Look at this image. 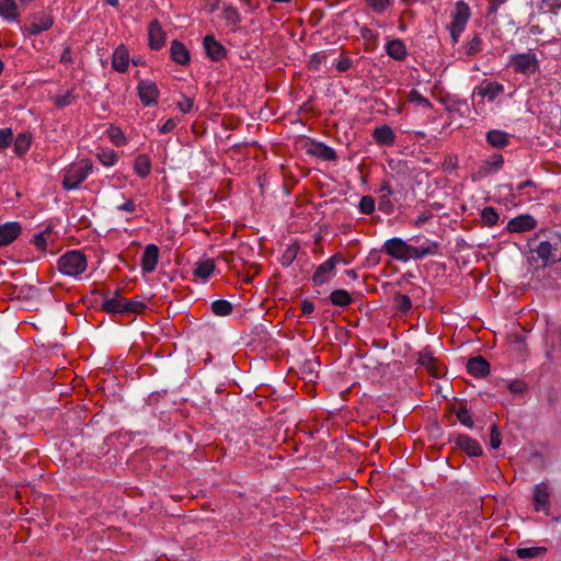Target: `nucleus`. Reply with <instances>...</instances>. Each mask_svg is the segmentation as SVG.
I'll use <instances>...</instances> for the list:
<instances>
[{"instance_id": "1", "label": "nucleus", "mask_w": 561, "mask_h": 561, "mask_svg": "<svg viewBox=\"0 0 561 561\" xmlns=\"http://www.w3.org/2000/svg\"><path fill=\"white\" fill-rule=\"evenodd\" d=\"M92 172L93 163L90 159H82L69 164L62 170V187L66 191L77 190Z\"/></svg>"}, {"instance_id": "2", "label": "nucleus", "mask_w": 561, "mask_h": 561, "mask_svg": "<svg viewBox=\"0 0 561 561\" xmlns=\"http://www.w3.org/2000/svg\"><path fill=\"white\" fill-rule=\"evenodd\" d=\"M57 266L61 274L78 277L87 270V259L78 250L68 251L58 259Z\"/></svg>"}, {"instance_id": "3", "label": "nucleus", "mask_w": 561, "mask_h": 561, "mask_svg": "<svg viewBox=\"0 0 561 561\" xmlns=\"http://www.w3.org/2000/svg\"><path fill=\"white\" fill-rule=\"evenodd\" d=\"M507 66L514 70V72L523 76H533L539 70L540 61L537 55L528 49L525 53L513 54L508 57Z\"/></svg>"}, {"instance_id": "4", "label": "nucleus", "mask_w": 561, "mask_h": 561, "mask_svg": "<svg viewBox=\"0 0 561 561\" xmlns=\"http://www.w3.org/2000/svg\"><path fill=\"white\" fill-rule=\"evenodd\" d=\"M470 15L471 12L469 5L463 1H457L455 9L451 12V22L448 26L450 37L454 43L459 41L460 35L463 33L468 24Z\"/></svg>"}, {"instance_id": "5", "label": "nucleus", "mask_w": 561, "mask_h": 561, "mask_svg": "<svg viewBox=\"0 0 561 561\" xmlns=\"http://www.w3.org/2000/svg\"><path fill=\"white\" fill-rule=\"evenodd\" d=\"M383 250L396 260L402 262L412 260V244L407 243L401 238L394 237L388 239L383 244Z\"/></svg>"}, {"instance_id": "6", "label": "nucleus", "mask_w": 561, "mask_h": 561, "mask_svg": "<svg viewBox=\"0 0 561 561\" xmlns=\"http://www.w3.org/2000/svg\"><path fill=\"white\" fill-rule=\"evenodd\" d=\"M533 502L536 512H543L547 516L550 515L551 489L549 483L542 481L534 486Z\"/></svg>"}, {"instance_id": "7", "label": "nucleus", "mask_w": 561, "mask_h": 561, "mask_svg": "<svg viewBox=\"0 0 561 561\" xmlns=\"http://www.w3.org/2000/svg\"><path fill=\"white\" fill-rule=\"evenodd\" d=\"M343 262L341 254H334L329 257L324 263L320 264L312 277V282L316 286L328 284L334 276V270L337 263Z\"/></svg>"}, {"instance_id": "8", "label": "nucleus", "mask_w": 561, "mask_h": 561, "mask_svg": "<svg viewBox=\"0 0 561 561\" xmlns=\"http://www.w3.org/2000/svg\"><path fill=\"white\" fill-rule=\"evenodd\" d=\"M138 96L145 106H152L158 103L159 89L152 80L144 79L137 85Z\"/></svg>"}, {"instance_id": "9", "label": "nucleus", "mask_w": 561, "mask_h": 561, "mask_svg": "<svg viewBox=\"0 0 561 561\" xmlns=\"http://www.w3.org/2000/svg\"><path fill=\"white\" fill-rule=\"evenodd\" d=\"M415 241L422 240L419 245H412V260H421L425 256L436 255L439 250V243L423 237H414Z\"/></svg>"}, {"instance_id": "10", "label": "nucleus", "mask_w": 561, "mask_h": 561, "mask_svg": "<svg viewBox=\"0 0 561 561\" xmlns=\"http://www.w3.org/2000/svg\"><path fill=\"white\" fill-rule=\"evenodd\" d=\"M21 225L16 221L0 225V247L12 243L21 233Z\"/></svg>"}, {"instance_id": "11", "label": "nucleus", "mask_w": 561, "mask_h": 561, "mask_svg": "<svg viewBox=\"0 0 561 561\" xmlns=\"http://www.w3.org/2000/svg\"><path fill=\"white\" fill-rule=\"evenodd\" d=\"M159 248L156 244H148L141 256V268L145 273H152L158 264Z\"/></svg>"}, {"instance_id": "12", "label": "nucleus", "mask_w": 561, "mask_h": 561, "mask_svg": "<svg viewBox=\"0 0 561 561\" xmlns=\"http://www.w3.org/2000/svg\"><path fill=\"white\" fill-rule=\"evenodd\" d=\"M536 227V220L530 215H519L511 219L507 224V229L511 232H525Z\"/></svg>"}, {"instance_id": "13", "label": "nucleus", "mask_w": 561, "mask_h": 561, "mask_svg": "<svg viewBox=\"0 0 561 561\" xmlns=\"http://www.w3.org/2000/svg\"><path fill=\"white\" fill-rule=\"evenodd\" d=\"M203 45L207 56L214 61L221 60L226 55L225 47L211 35L204 37Z\"/></svg>"}, {"instance_id": "14", "label": "nucleus", "mask_w": 561, "mask_h": 561, "mask_svg": "<svg viewBox=\"0 0 561 561\" xmlns=\"http://www.w3.org/2000/svg\"><path fill=\"white\" fill-rule=\"evenodd\" d=\"M148 36H149V46L152 49H160L165 42V34L161 27V24L153 20L149 23L148 26Z\"/></svg>"}, {"instance_id": "15", "label": "nucleus", "mask_w": 561, "mask_h": 561, "mask_svg": "<svg viewBox=\"0 0 561 561\" xmlns=\"http://www.w3.org/2000/svg\"><path fill=\"white\" fill-rule=\"evenodd\" d=\"M125 299L119 295L118 290L111 297L110 293L102 297V308L111 313H124Z\"/></svg>"}, {"instance_id": "16", "label": "nucleus", "mask_w": 561, "mask_h": 561, "mask_svg": "<svg viewBox=\"0 0 561 561\" xmlns=\"http://www.w3.org/2000/svg\"><path fill=\"white\" fill-rule=\"evenodd\" d=\"M385 49L389 57L398 61L404 60L405 57L408 56L407 46L400 38L388 41V43L385 46Z\"/></svg>"}, {"instance_id": "17", "label": "nucleus", "mask_w": 561, "mask_h": 561, "mask_svg": "<svg viewBox=\"0 0 561 561\" xmlns=\"http://www.w3.org/2000/svg\"><path fill=\"white\" fill-rule=\"evenodd\" d=\"M467 370L474 377H484L490 371V365L482 356H476L468 360Z\"/></svg>"}, {"instance_id": "18", "label": "nucleus", "mask_w": 561, "mask_h": 561, "mask_svg": "<svg viewBox=\"0 0 561 561\" xmlns=\"http://www.w3.org/2000/svg\"><path fill=\"white\" fill-rule=\"evenodd\" d=\"M511 135L504 130L491 129L486 133V141L496 149H503L510 145Z\"/></svg>"}, {"instance_id": "19", "label": "nucleus", "mask_w": 561, "mask_h": 561, "mask_svg": "<svg viewBox=\"0 0 561 561\" xmlns=\"http://www.w3.org/2000/svg\"><path fill=\"white\" fill-rule=\"evenodd\" d=\"M417 364L425 367L431 374L437 376L439 374L437 360L433 356V352L425 347L417 356Z\"/></svg>"}, {"instance_id": "20", "label": "nucleus", "mask_w": 561, "mask_h": 561, "mask_svg": "<svg viewBox=\"0 0 561 561\" xmlns=\"http://www.w3.org/2000/svg\"><path fill=\"white\" fill-rule=\"evenodd\" d=\"M504 158L500 153H493L490 156L480 169L481 175L485 176L492 173H496L503 168Z\"/></svg>"}, {"instance_id": "21", "label": "nucleus", "mask_w": 561, "mask_h": 561, "mask_svg": "<svg viewBox=\"0 0 561 561\" xmlns=\"http://www.w3.org/2000/svg\"><path fill=\"white\" fill-rule=\"evenodd\" d=\"M373 137L378 145L382 146H391L396 140L394 133L388 125L375 128Z\"/></svg>"}, {"instance_id": "22", "label": "nucleus", "mask_w": 561, "mask_h": 561, "mask_svg": "<svg viewBox=\"0 0 561 561\" xmlns=\"http://www.w3.org/2000/svg\"><path fill=\"white\" fill-rule=\"evenodd\" d=\"M170 56L174 62L180 65H185L190 61V51L179 41H173L171 43Z\"/></svg>"}, {"instance_id": "23", "label": "nucleus", "mask_w": 561, "mask_h": 561, "mask_svg": "<svg viewBox=\"0 0 561 561\" xmlns=\"http://www.w3.org/2000/svg\"><path fill=\"white\" fill-rule=\"evenodd\" d=\"M556 251L557 249L548 241L539 242L537 248L534 250L537 256L542 260L543 264L557 261Z\"/></svg>"}, {"instance_id": "24", "label": "nucleus", "mask_w": 561, "mask_h": 561, "mask_svg": "<svg viewBox=\"0 0 561 561\" xmlns=\"http://www.w3.org/2000/svg\"><path fill=\"white\" fill-rule=\"evenodd\" d=\"M457 445L469 456H479L482 454L479 443L467 435H459L457 438Z\"/></svg>"}, {"instance_id": "25", "label": "nucleus", "mask_w": 561, "mask_h": 561, "mask_svg": "<svg viewBox=\"0 0 561 561\" xmlns=\"http://www.w3.org/2000/svg\"><path fill=\"white\" fill-rule=\"evenodd\" d=\"M504 92V85L496 81L486 82L481 87L479 94L488 101L493 102L499 95Z\"/></svg>"}, {"instance_id": "26", "label": "nucleus", "mask_w": 561, "mask_h": 561, "mask_svg": "<svg viewBox=\"0 0 561 561\" xmlns=\"http://www.w3.org/2000/svg\"><path fill=\"white\" fill-rule=\"evenodd\" d=\"M129 57L127 50L121 46L115 49L112 58V66L118 72H125L128 68Z\"/></svg>"}, {"instance_id": "27", "label": "nucleus", "mask_w": 561, "mask_h": 561, "mask_svg": "<svg viewBox=\"0 0 561 561\" xmlns=\"http://www.w3.org/2000/svg\"><path fill=\"white\" fill-rule=\"evenodd\" d=\"M53 18L50 15H43L36 19L27 28L28 35H38L39 33L49 30L53 26Z\"/></svg>"}, {"instance_id": "28", "label": "nucleus", "mask_w": 561, "mask_h": 561, "mask_svg": "<svg viewBox=\"0 0 561 561\" xmlns=\"http://www.w3.org/2000/svg\"><path fill=\"white\" fill-rule=\"evenodd\" d=\"M0 16L9 22L18 19V5L15 0H0Z\"/></svg>"}, {"instance_id": "29", "label": "nucleus", "mask_w": 561, "mask_h": 561, "mask_svg": "<svg viewBox=\"0 0 561 561\" xmlns=\"http://www.w3.org/2000/svg\"><path fill=\"white\" fill-rule=\"evenodd\" d=\"M214 270L215 262L210 259H206L195 264L194 274L196 277L206 282L210 274L214 272Z\"/></svg>"}, {"instance_id": "30", "label": "nucleus", "mask_w": 561, "mask_h": 561, "mask_svg": "<svg viewBox=\"0 0 561 561\" xmlns=\"http://www.w3.org/2000/svg\"><path fill=\"white\" fill-rule=\"evenodd\" d=\"M77 99L78 95L75 94L73 89L60 90L54 98V103L57 107L62 108L71 105Z\"/></svg>"}, {"instance_id": "31", "label": "nucleus", "mask_w": 561, "mask_h": 561, "mask_svg": "<svg viewBox=\"0 0 561 561\" xmlns=\"http://www.w3.org/2000/svg\"><path fill=\"white\" fill-rule=\"evenodd\" d=\"M134 170L140 178H147L151 171L150 159L146 154H140L135 160Z\"/></svg>"}, {"instance_id": "32", "label": "nucleus", "mask_w": 561, "mask_h": 561, "mask_svg": "<svg viewBox=\"0 0 561 561\" xmlns=\"http://www.w3.org/2000/svg\"><path fill=\"white\" fill-rule=\"evenodd\" d=\"M312 153L325 161H334L336 159L335 150L322 142H318L314 145Z\"/></svg>"}, {"instance_id": "33", "label": "nucleus", "mask_w": 561, "mask_h": 561, "mask_svg": "<svg viewBox=\"0 0 561 561\" xmlns=\"http://www.w3.org/2000/svg\"><path fill=\"white\" fill-rule=\"evenodd\" d=\"M330 301L333 306L346 307L352 302V298L345 289H336L331 293Z\"/></svg>"}, {"instance_id": "34", "label": "nucleus", "mask_w": 561, "mask_h": 561, "mask_svg": "<svg viewBox=\"0 0 561 561\" xmlns=\"http://www.w3.org/2000/svg\"><path fill=\"white\" fill-rule=\"evenodd\" d=\"M14 151L16 154L22 156L24 154L31 145V136L26 133H21L18 135V137L14 139Z\"/></svg>"}, {"instance_id": "35", "label": "nucleus", "mask_w": 561, "mask_h": 561, "mask_svg": "<svg viewBox=\"0 0 561 561\" xmlns=\"http://www.w3.org/2000/svg\"><path fill=\"white\" fill-rule=\"evenodd\" d=\"M210 309L216 316L225 317L231 313L232 304L228 300L219 299L211 302Z\"/></svg>"}, {"instance_id": "36", "label": "nucleus", "mask_w": 561, "mask_h": 561, "mask_svg": "<svg viewBox=\"0 0 561 561\" xmlns=\"http://www.w3.org/2000/svg\"><path fill=\"white\" fill-rule=\"evenodd\" d=\"M547 552V548L545 547H529V548H518L516 550V554L520 559H533L537 558Z\"/></svg>"}, {"instance_id": "37", "label": "nucleus", "mask_w": 561, "mask_h": 561, "mask_svg": "<svg viewBox=\"0 0 561 561\" xmlns=\"http://www.w3.org/2000/svg\"><path fill=\"white\" fill-rule=\"evenodd\" d=\"M98 159L104 167H113L118 161L116 152L112 149L100 150L98 152Z\"/></svg>"}, {"instance_id": "38", "label": "nucleus", "mask_w": 561, "mask_h": 561, "mask_svg": "<svg viewBox=\"0 0 561 561\" xmlns=\"http://www.w3.org/2000/svg\"><path fill=\"white\" fill-rule=\"evenodd\" d=\"M409 101L417 106L423 108H431L432 103L426 99L422 93L415 89L411 90L409 93Z\"/></svg>"}, {"instance_id": "39", "label": "nucleus", "mask_w": 561, "mask_h": 561, "mask_svg": "<svg viewBox=\"0 0 561 561\" xmlns=\"http://www.w3.org/2000/svg\"><path fill=\"white\" fill-rule=\"evenodd\" d=\"M367 5L376 13L381 14L393 3V0H366Z\"/></svg>"}, {"instance_id": "40", "label": "nucleus", "mask_w": 561, "mask_h": 561, "mask_svg": "<svg viewBox=\"0 0 561 561\" xmlns=\"http://www.w3.org/2000/svg\"><path fill=\"white\" fill-rule=\"evenodd\" d=\"M55 241V238H49L45 236L42 231L34 234L32 239V243L34 247L39 251H46V248L49 243H53Z\"/></svg>"}, {"instance_id": "41", "label": "nucleus", "mask_w": 561, "mask_h": 561, "mask_svg": "<svg viewBox=\"0 0 561 561\" xmlns=\"http://www.w3.org/2000/svg\"><path fill=\"white\" fill-rule=\"evenodd\" d=\"M481 220L484 225L491 227L499 220V215L492 207H484L481 211Z\"/></svg>"}, {"instance_id": "42", "label": "nucleus", "mask_w": 561, "mask_h": 561, "mask_svg": "<svg viewBox=\"0 0 561 561\" xmlns=\"http://www.w3.org/2000/svg\"><path fill=\"white\" fill-rule=\"evenodd\" d=\"M358 209L364 215L373 214L375 210V199L369 195L363 196L359 201Z\"/></svg>"}, {"instance_id": "43", "label": "nucleus", "mask_w": 561, "mask_h": 561, "mask_svg": "<svg viewBox=\"0 0 561 561\" xmlns=\"http://www.w3.org/2000/svg\"><path fill=\"white\" fill-rule=\"evenodd\" d=\"M108 138L115 146H124L126 144V137L118 127H111L108 129Z\"/></svg>"}, {"instance_id": "44", "label": "nucleus", "mask_w": 561, "mask_h": 561, "mask_svg": "<svg viewBox=\"0 0 561 561\" xmlns=\"http://www.w3.org/2000/svg\"><path fill=\"white\" fill-rule=\"evenodd\" d=\"M456 416H457L458 421L466 427H469V428L473 427V420H472L469 411L466 408H460L459 410H457Z\"/></svg>"}, {"instance_id": "45", "label": "nucleus", "mask_w": 561, "mask_h": 561, "mask_svg": "<svg viewBox=\"0 0 561 561\" xmlns=\"http://www.w3.org/2000/svg\"><path fill=\"white\" fill-rule=\"evenodd\" d=\"M396 306L403 312H408L412 308V301L409 296L399 294L394 298Z\"/></svg>"}, {"instance_id": "46", "label": "nucleus", "mask_w": 561, "mask_h": 561, "mask_svg": "<svg viewBox=\"0 0 561 561\" xmlns=\"http://www.w3.org/2000/svg\"><path fill=\"white\" fill-rule=\"evenodd\" d=\"M145 308V304L140 300H126L124 302V313L127 312H134L138 313L141 312Z\"/></svg>"}, {"instance_id": "47", "label": "nucleus", "mask_w": 561, "mask_h": 561, "mask_svg": "<svg viewBox=\"0 0 561 561\" xmlns=\"http://www.w3.org/2000/svg\"><path fill=\"white\" fill-rule=\"evenodd\" d=\"M194 106V100L181 94V100L176 103V107L184 114L190 113Z\"/></svg>"}, {"instance_id": "48", "label": "nucleus", "mask_w": 561, "mask_h": 561, "mask_svg": "<svg viewBox=\"0 0 561 561\" xmlns=\"http://www.w3.org/2000/svg\"><path fill=\"white\" fill-rule=\"evenodd\" d=\"M13 139V134L10 128H0V149L8 148Z\"/></svg>"}, {"instance_id": "49", "label": "nucleus", "mask_w": 561, "mask_h": 561, "mask_svg": "<svg viewBox=\"0 0 561 561\" xmlns=\"http://www.w3.org/2000/svg\"><path fill=\"white\" fill-rule=\"evenodd\" d=\"M391 195H381L379 199V209L385 214H391L393 211V204L390 201Z\"/></svg>"}, {"instance_id": "50", "label": "nucleus", "mask_w": 561, "mask_h": 561, "mask_svg": "<svg viewBox=\"0 0 561 561\" xmlns=\"http://www.w3.org/2000/svg\"><path fill=\"white\" fill-rule=\"evenodd\" d=\"M481 49V39L479 36H474L467 45L466 53L468 55H476Z\"/></svg>"}, {"instance_id": "51", "label": "nucleus", "mask_w": 561, "mask_h": 561, "mask_svg": "<svg viewBox=\"0 0 561 561\" xmlns=\"http://www.w3.org/2000/svg\"><path fill=\"white\" fill-rule=\"evenodd\" d=\"M501 443H502L501 433L499 432L496 425H492L491 432H490V446L493 449H496L500 447Z\"/></svg>"}, {"instance_id": "52", "label": "nucleus", "mask_w": 561, "mask_h": 561, "mask_svg": "<svg viewBox=\"0 0 561 561\" xmlns=\"http://www.w3.org/2000/svg\"><path fill=\"white\" fill-rule=\"evenodd\" d=\"M116 210L133 213L136 210V204L133 199H126L124 203L116 206Z\"/></svg>"}, {"instance_id": "53", "label": "nucleus", "mask_w": 561, "mask_h": 561, "mask_svg": "<svg viewBox=\"0 0 561 561\" xmlns=\"http://www.w3.org/2000/svg\"><path fill=\"white\" fill-rule=\"evenodd\" d=\"M507 0H489V8H488V11H486V14L490 16V15H495L499 11V8L505 3Z\"/></svg>"}, {"instance_id": "54", "label": "nucleus", "mask_w": 561, "mask_h": 561, "mask_svg": "<svg viewBox=\"0 0 561 561\" xmlns=\"http://www.w3.org/2000/svg\"><path fill=\"white\" fill-rule=\"evenodd\" d=\"M176 124L178 122L174 118H169L159 127V131L161 134L171 133L176 127Z\"/></svg>"}, {"instance_id": "55", "label": "nucleus", "mask_w": 561, "mask_h": 561, "mask_svg": "<svg viewBox=\"0 0 561 561\" xmlns=\"http://www.w3.org/2000/svg\"><path fill=\"white\" fill-rule=\"evenodd\" d=\"M297 254V248H288L283 256V264L289 265L295 260Z\"/></svg>"}, {"instance_id": "56", "label": "nucleus", "mask_w": 561, "mask_h": 561, "mask_svg": "<svg viewBox=\"0 0 561 561\" xmlns=\"http://www.w3.org/2000/svg\"><path fill=\"white\" fill-rule=\"evenodd\" d=\"M225 18L231 23H237L239 21V13L234 8H226Z\"/></svg>"}, {"instance_id": "57", "label": "nucleus", "mask_w": 561, "mask_h": 561, "mask_svg": "<svg viewBox=\"0 0 561 561\" xmlns=\"http://www.w3.org/2000/svg\"><path fill=\"white\" fill-rule=\"evenodd\" d=\"M508 389L513 393H520L525 390V385L523 381L515 380L508 383Z\"/></svg>"}, {"instance_id": "58", "label": "nucleus", "mask_w": 561, "mask_h": 561, "mask_svg": "<svg viewBox=\"0 0 561 561\" xmlns=\"http://www.w3.org/2000/svg\"><path fill=\"white\" fill-rule=\"evenodd\" d=\"M432 218V214L430 211H424L422 214H420L414 224L415 226L417 227H422L426 221H428L430 219Z\"/></svg>"}, {"instance_id": "59", "label": "nucleus", "mask_w": 561, "mask_h": 561, "mask_svg": "<svg viewBox=\"0 0 561 561\" xmlns=\"http://www.w3.org/2000/svg\"><path fill=\"white\" fill-rule=\"evenodd\" d=\"M377 192L380 193L381 195H392L393 194L391 185L389 184L388 181H383L380 184V186H379Z\"/></svg>"}, {"instance_id": "60", "label": "nucleus", "mask_w": 561, "mask_h": 561, "mask_svg": "<svg viewBox=\"0 0 561 561\" xmlns=\"http://www.w3.org/2000/svg\"><path fill=\"white\" fill-rule=\"evenodd\" d=\"M352 62L350 59L345 58V59H341L337 64H336V69L340 71V72H344L346 70L350 69Z\"/></svg>"}, {"instance_id": "61", "label": "nucleus", "mask_w": 561, "mask_h": 561, "mask_svg": "<svg viewBox=\"0 0 561 561\" xmlns=\"http://www.w3.org/2000/svg\"><path fill=\"white\" fill-rule=\"evenodd\" d=\"M301 310L304 314L312 313L314 310L313 304L311 301L304 300L301 304Z\"/></svg>"}, {"instance_id": "62", "label": "nucleus", "mask_w": 561, "mask_h": 561, "mask_svg": "<svg viewBox=\"0 0 561 561\" xmlns=\"http://www.w3.org/2000/svg\"><path fill=\"white\" fill-rule=\"evenodd\" d=\"M54 229H55L54 225H53L51 222H49V224L45 227V229H44V230H42V232H43L45 236L49 237V238H55V237H54V236H55V230H54Z\"/></svg>"}, {"instance_id": "63", "label": "nucleus", "mask_w": 561, "mask_h": 561, "mask_svg": "<svg viewBox=\"0 0 561 561\" xmlns=\"http://www.w3.org/2000/svg\"><path fill=\"white\" fill-rule=\"evenodd\" d=\"M533 185H534L533 181L527 180V181H525V182H523V183H519V184L516 186V192L520 193V192H523L525 188H527V187H529V186H533Z\"/></svg>"}, {"instance_id": "64", "label": "nucleus", "mask_w": 561, "mask_h": 561, "mask_svg": "<svg viewBox=\"0 0 561 561\" xmlns=\"http://www.w3.org/2000/svg\"><path fill=\"white\" fill-rule=\"evenodd\" d=\"M371 264L376 265L379 262L378 252L376 250L370 251L369 256L367 259Z\"/></svg>"}]
</instances>
